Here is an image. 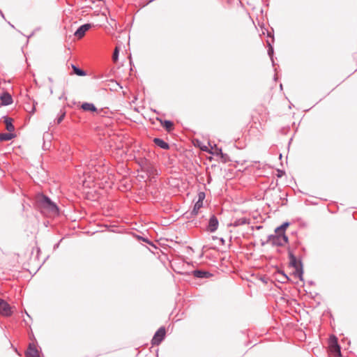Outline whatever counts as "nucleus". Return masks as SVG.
<instances>
[{"label":"nucleus","mask_w":357,"mask_h":357,"mask_svg":"<svg viewBox=\"0 0 357 357\" xmlns=\"http://www.w3.org/2000/svg\"><path fill=\"white\" fill-rule=\"evenodd\" d=\"M36 202L41 208L46 210L52 215H57L60 213L57 204L43 193H39L36 196Z\"/></svg>","instance_id":"obj_1"},{"label":"nucleus","mask_w":357,"mask_h":357,"mask_svg":"<svg viewBox=\"0 0 357 357\" xmlns=\"http://www.w3.org/2000/svg\"><path fill=\"white\" fill-rule=\"evenodd\" d=\"M288 255L289 259V265L295 269L294 275L298 276L300 280L303 281V266L302 260L301 259H297L290 250L288 251Z\"/></svg>","instance_id":"obj_2"},{"label":"nucleus","mask_w":357,"mask_h":357,"mask_svg":"<svg viewBox=\"0 0 357 357\" xmlns=\"http://www.w3.org/2000/svg\"><path fill=\"white\" fill-rule=\"evenodd\" d=\"M166 335V328L165 326L160 327L155 333L151 344L153 345H159L165 340Z\"/></svg>","instance_id":"obj_3"},{"label":"nucleus","mask_w":357,"mask_h":357,"mask_svg":"<svg viewBox=\"0 0 357 357\" xmlns=\"http://www.w3.org/2000/svg\"><path fill=\"white\" fill-rule=\"evenodd\" d=\"M219 226V221L218 218L215 215H212L209 220L206 227V230L211 233L215 232Z\"/></svg>","instance_id":"obj_4"},{"label":"nucleus","mask_w":357,"mask_h":357,"mask_svg":"<svg viewBox=\"0 0 357 357\" xmlns=\"http://www.w3.org/2000/svg\"><path fill=\"white\" fill-rule=\"evenodd\" d=\"M271 243L272 245L273 246H282L280 235L278 234H270L268 236V239L266 242L262 241L261 243V245L264 246L267 243Z\"/></svg>","instance_id":"obj_5"},{"label":"nucleus","mask_w":357,"mask_h":357,"mask_svg":"<svg viewBox=\"0 0 357 357\" xmlns=\"http://www.w3.org/2000/svg\"><path fill=\"white\" fill-rule=\"evenodd\" d=\"M0 313L6 317L13 314L10 305L2 298H0Z\"/></svg>","instance_id":"obj_6"},{"label":"nucleus","mask_w":357,"mask_h":357,"mask_svg":"<svg viewBox=\"0 0 357 357\" xmlns=\"http://www.w3.org/2000/svg\"><path fill=\"white\" fill-rule=\"evenodd\" d=\"M92 27V24L86 23L79 26L75 31L74 36L78 38H82L84 36L86 32Z\"/></svg>","instance_id":"obj_7"},{"label":"nucleus","mask_w":357,"mask_h":357,"mask_svg":"<svg viewBox=\"0 0 357 357\" xmlns=\"http://www.w3.org/2000/svg\"><path fill=\"white\" fill-rule=\"evenodd\" d=\"M25 356L26 357H40L39 351L33 343H29Z\"/></svg>","instance_id":"obj_8"},{"label":"nucleus","mask_w":357,"mask_h":357,"mask_svg":"<svg viewBox=\"0 0 357 357\" xmlns=\"http://www.w3.org/2000/svg\"><path fill=\"white\" fill-rule=\"evenodd\" d=\"M142 171L146 172L149 176H151L153 178L158 175L157 169L151 162H149L146 165H145Z\"/></svg>","instance_id":"obj_9"},{"label":"nucleus","mask_w":357,"mask_h":357,"mask_svg":"<svg viewBox=\"0 0 357 357\" xmlns=\"http://www.w3.org/2000/svg\"><path fill=\"white\" fill-rule=\"evenodd\" d=\"M192 274L197 278H208L213 275L210 272L200 269L192 271Z\"/></svg>","instance_id":"obj_10"},{"label":"nucleus","mask_w":357,"mask_h":357,"mask_svg":"<svg viewBox=\"0 0 357 357\" xmlns=\"http://www.w3.org/2000/svg\"><path fill=\"white\" fill-rule=\"evenodd\" d=\"M1 105L7 106L13 103V98L8 92L3 93L0 96Z\"/></svg>","instance_id":"obj_11"},{"label":"nucleus","mask_w":357,"mask_h":357,"mask_svg":"<svg viewBox=\"0 0 357 357\" xmlns=\"http://www.w3.org/2000/svg\"><path fill=\"white\" fill-rule=\"evenodd\" d=\"M160 123V125L162 126L165 130L168 132H170L174 129V123L170 120H163L160 118L156 119Z\"/></svg>","instance_id":"obj_12"},{"label":"nucleus","mask_w":357,"mask_h":357,"mask_svg":"<svg viewBox=\"0 0 357 357\" xmlns=\"http://www.w3.org/2000/svg\"><path fill=\"white\" fill-rule=\"evenodd\" d=\"M2 119H3L6 130L9 132H13L15 130V126L13 123V119L8 116H3Z\"/></svg>","instance_id":"obj_13"},{"label":"nucleus","mask_w":357,"mask_h":357,"mask_svg":"<svg viewBox=\"0 0 357 357\" xmlns=\"http://www.w3.org/2000/svg\"><path fill=\"white\" fill-rule=\"evenodd\" d=\"M81 109L85 112H97L98 108L93 103L84 102L81 105Z\"/></svg>","instance_id":"obj_14"},{"label":"nucleus","mask_w":357,"mask_h":357,"mask_svg":"<svg viewBox=\"0 0 357 357\" xmlns=\"http://www.w3.org/2000/svg\"><path fill=\"white\" fill-rule=\"evenodd\" d=\"M153 142L156 146L164 150H169L170 148L169 144L161 138L155 137Z\"/></svg>","instance_id":"obj_15"},{"label":"nucleus","mask_w":357,"mask_h":357,"mask_svg":"<svg viewBox=\"0 0 357 357\" xmlns=\"http://www.w3.org/2000/svg\"><path fill=\"white\" fill-rule=\"evenodd\" d=\"M329 347H336V349L340 352V345L338 343V339L335 335H331L328 340Z\"/></svg>","instance_id":"obj_16"},{"label":"nucleus","mask_w":357,"mask_h":357,"mask_svg":"<svg viewBox=\"0 0 357 357\" xmlns=\"http://www.w3.org/2000/svg\"><path fill=\"white\" fill-rule=\"evenodd\" d=\"M203 206V204L199 202H196L194 204L192 210L190 212V215H188L187 218H192L198 214V211L199 208H201Z\"/></svg>","instance_id":"obj_17"},{"label":"nucleus","mask_w":357,"mask_h":357,"mask_svg":"<svg viewBox=\"0 0 357 357\" xmlns=\"http://www.w3.org/2000/svg\"><path fill=\"white\" fill-rule=\"evenodd\" d=\"M266 44H267V47H268V50H267L268 55L269 56V57L272 61V64L274 66H275V62H274V59H273L274 49H273V43L270 41V40H267Z\"/></svg>","instance_id":"obj_18"},{"label":"nucleus","mask_w":357,"mask_h":357,"mask_svg":"<svg viewBox=\"0 0 357 357\" xmlns=\"http://www.w3.org/2000/svg\"><path fill=\"white\" fill-rule=\"evenodd\" d=\"M290 223L289 222H284L281 225L277 227L275 229V233L278 234H285V231L287 227L289 226Z\"/></svg>","instance_id":"obj_19"},{"label":"nucleus","mask_w":357,"mask_h":357,"mask_svg":"<svg viewBox=\"0 0 357 357\" xmlns=\"http://www.w3.org/2000/svg\"><path fill=\"white\" fill-rule=\"evenodd\" d=\"M16 135L13 132L0 133V142L4 141H10L14 139Z\"/></svg>","instance_id":"obj_20"},{"label":"nucleus","mask_w":357,"mask_h":357,"mask_svg":"<svg viewBox=\"0 0 357 357\" xmlns=\"http://www.w3.org/2000/svg\"><path fill=\"white\" fill-rule=\"evenodd\" d=\"M71 68L73 69V74H75L80 77L86 75V72L85 70L81 69L75 64L71 63Z\"/></svg>","instance_id":"obj_21"},{"label":"nucleus","mask_w":357,"mask_h":357,"mask_svg":"<svg viewBox=\"0 0 357 357\" xmlns=\"http://www.w3.org/2000/svg\"><path fill=\"white\" fill-rule=\"evenodd\" d=\"M38 103L36 101H33L32 105H31L29 103H26L25 105V110L30 113L31 114H34L36 111V106Z\"/></svg>","instance_id":"obj_22"},{"label":"nucleus","mask_w":357,"mask_h":357,"mask_svg":"<svg viewBox=\"0 0 357 357\" xmlns=\"http://www.w3.org/2000/svg\"><path fill=\"white\" fill-rule=\"evenodd\" d=\"M277 280L282 284H284L290 280V278L286 274L279 275L276 276Z\"/></svg>","instance_id":"obj_23"},{"label":"nucleus","mask_w":357,"mask_h":357,"mask_svg":"<svg viewBox=\"0 0 357 357\" xmlns=\"http://www.w3.org/2000/svg\"><path fill=\"white\" fill-rule=\"evenodd\" d=\"M66 112L65 109L60 110V112H59L58 116L55 119V121L56 122L57 124H59L62 122L64 117L66 116Z\"/></svg>","instance_id":"obj_24"},{"label":"nucleus","mask_w":357,"mask_h":357,"mask_svg":"<svg viewBox=\"0 0 357 357\" xmlns=\"http://www.w3.org/2000/svg\"><path fill=\"white\" fill-rule=\"evenodd\" d=\"M137 238L141 240V241H144V242H145V243H146L147 244L150 245L151 246H152L155 249L158 248L156 247V245L151 241H150L147 237L137 236Z\"/></svg>","instance_id":"obj_25"},{"label":"nucleus","mask_w":357,"mask_h":357,"mask_svg":"<svg viewBox=\"0 0 357 357\" xmlns=\"http://www.w3.org/2000/svg\"><path fill=\"white\" fill-rule=\"evenodd\" d=\"M219 153H220V160L223 163L230 161L229 156L227 153H224L222 151H219Z\"/></svg>","instance_id":"obj_26"},{"label":"nucleus","mask_w":357,"mask_h":357,"mask_svg":"<svg viewBox=\"0 0 357 357\" xmlns=\"http://www.w3.org/2000/svg\"><path fill=\"white\" fill-rule=\"evenodd\" d=\"M119 52H120V48L119 47H116L114 50L113 54H112V60L114 62H116L118 61L119 56Z\"/></svg>","instance_id":"obj_27"},{"label":"nucleus","mask_w":357,"mask_h":357,"mask_svg":"<svg viewBox=\"0 0 357 357\" xmlns=\"http://www.w3.org/2000/svg\"><path fill=\"white\" fill-rule=\"evenodd\" d=\"M211 149H214V151H208L209 153H211L213 155H215L220 157V153H219V151H222L221 148H219V147H218L216 146V144H214V147L211 146Z\"/></svg>","instance_id":"obj_28"},{"label":"nucleus","mask_w":357,"mask_h":357,"mask_svg":"<svg viewBox=\"0 0 357 357\" xmlns=\"http://www.w3.org/2000/svg\"><path fill=\"white\" fill-rule=\"evenodd\" d=\"M150 161L145 158H141L139 161L138 162L139 165L141 167L142 170L144 168L145 165H146Z\"/></svg>","instance_id":"obj_29"},{"label":"nucleus","mask_w":357,"mask_h":357,"mask_svg":"<svg viewBox=\"0 0 357 357\" xmlns=\"http://www.w3.org/2000/svg\"><path fill=\"white\" fill-rule=\"evenodd\" d=\"M280 237L282 246L289 242V238L285 234H280Z\"/></svg>","instance_id":"obj_30"},{"label":"nucleus","mask_w":357,"mask_h":357,"mask_svg":"<svg viewBox=\"0 0 357 357\" xmlns=\"http://www.w3.org/2000/svg\"><path fill=\"white\" fill-rule=\"evenodd\" d=\"M330 349H331V352L333 354V355L335 357H342L341 348L340 349V352L337 351V350L336 349V347H331Z\"/></svg>","instance_id":"obj_31"},{"label":"nucleus","mask_w":357,"mask_h":357,"mask_svg":"<svg viewBox=\"0 0 357 357\" xmlns=\"http://www.w3.org/2000/svg\"><path fill=\"white\" fill-rule=\"evenodd\" d=\"M205 193L204 192H199L198 193V200L197 202H199L203 204V200L205 198Z\"/></svg>","instance_id":"obj_32"},{"label":"nucleus","mask_w":357,"mask_h":357,"mask_svg":"<svg viewBox=\"0 0 357 357\" xmlns=\"http://www.w3.org/2000/svg\"><path fill=\"white\" fill-rule=\"evenodd\" d=\"M110 82L112 83V86L113 88H114V86H118V87H119L120 89H122V88H123V86H121V84H120L119 82H117L116 81H115V80H114V79H111V80H110Z\"/></svg>","instance_id":"obj_33"},{"label":"nucleus","mask_w":357,"mask_h":357,"mask_svg":"<svg viewBox=\"0 0 357 357\" xmlns=\"http://www.w3.org/2000/svg\"><path fill=\"white\" fill-rule=\"evenodd\" d=\"M285 174V172L284 170L278 169L277 170V177L281 178Z\"/></svg>","instance_id":"obj_34"},{"label":"nucleus","mask_w":357,"mask_h":357,"mask_svg":"<svg viewBox=\"0 0 357 357\" xmlns=\"http://www.w3.org/2000/svg\"><path fill=\"white\" fill-rule=\"evenodd\" d=\"M267 37H268V38H271V40H270V41H271L272 43H274L275 38H274V35H273V33H271V32H268V31Z\"/></svg>","instance_id":"obj_35"},{"label":"nucleus","mask_w":357,"mask_h":357,"mask_svg":"<svg viewBox=\"0 0 357 357\" xmlns=\"http://www.w3.org/2000/svg\"><path fill=\"white\" fill-rule=\"evenodd\" d=\"M62 240H63V238H61L58 243H56V244L54 245V246H53L54 250H55L57 248H59L60 243L62 241Z\"/></svg>","instance_id":"obj_36"},{"label":"nucleus","mask_w":357,"mask_h":357,"mask_svg":"<svg viewBox=\"0 0 357 357\" xmlns=\"http://www.w3.org/2000/svg\"><path fill=\"white\" fill-rule=\"evenodd\" d=\"M261 281L263 282L264 283H266L267 284L268 283V278L266 277V276H263L260 278Z\"/></svg>","instance_id":"obj_37"},{"label":"nucleus","mask_w":357,"mask_h":357,"mask_svg":"<svg viewBox=\"0 0 357 357\" xmlns=\"http://www.w3.org/2000/svg\"><path fill=\"white\" fill-rule=\"evenodd\" d=\"M218 240L220 241L221 245H224L225 244V240L224 239V238L220 237L218 238Z\"/></svg>","instance_id":"obj_38"},{"label":"nucleus","mask_w":357,"mask_h":357,"mask_svg":"<svg viewBox=\"0 0 357 357\" xmlns=\"http://www.w3.org/2000/svg\"><path fill=\"white\" fill-rule=\"evenodd\" d=\"M202 150L204 151H206V152H208L210 151L211 150H209L208 149V147L206 146H204V147H202Z\"/></svg>","instance_id":"obj_39"},{"label":"nucleus","mask_w":357,"mask_h":357,"mask_svg":"<svg viewBox=\"0 0 357 357\" xmlns=\"http://www.w3.org/2000/svg\"><path fill=\"white\" fill-rule=\"evenodd\" d=\"M283 274H285V273H284V271H280H280H278L277 272V273H276V276H277V275H283Z\"/></svg>","instance_id":"obj_40"},{"label":"nucleus","mask_w":357,"mask_h":357,"mask_svg":"<svg viewBox=\"0 0 357 357\" xmlns=\"http://www.w3.org/2000/svg\"><path fill=\"white\" fill-rule=\"evenodd\" d=\"M283 274H285V273H284V271H280H280H278L277 272V273H276V276H277V275H283Z\"/></svg>","instance_id":"obj_41"},{"label":"nucleus","mask_w":357,"mask_h":357,"mask_svg":"<svg viewBox=\"0 0 357 357\" xmlns=\"http://www.w3.org/2000/svg\"><path fill=\"white\" fill-rule=\"evenodd\" d=\"M0 15L1 16L3 17V18H5L4 17V14L3 13V12L0 10Z\"/></svg>","instance_id":"obj_42"},{"label":"nucleus","mask_w":357,"mask_h":357,"mask_svg":"<svg viewBox=\"0 0 357 357\" xmlns=\"http://www.w3.org/2000/svg\"><path fill=\"white\" fill-rule=\"evenodd\" d=\"M211 180H212L211 176H209L208 177V183H209L211 181Z\"/></svg>","instance_id":"obj_43"},{"label":"nucleus","mask_w":357,"mask_h":357,"mask_svg":"<svg viewBox=\"0 0 357 357\" xmlns=\"http://www.w3.org/2000/svg\"><path fill=\"white\" fill-rule=\"evenodd\" d=\"M308 283L311 285L314 284V282L313 281H309Z\"/></svg>","instance_id":"obj_44"},{"label":"nucleus","mask_w":357,"mask_h":357,"mask_svg":"<svg viewBox=\"0 0 357 357\" xmlns=\"http://www.w3.org/2000/svg\"><path fill=\"white\" fill-rule=\"evenodd\" d=\"M212 238H213V240H215V239H218L219 238H218V237H217V236H212Z\"/></svg>","instance_id":"obj_45"},{"label":"nucleus","mask_w":357,"mask_h":357,"mask_svg":"<svg viewBox=\"0 0 357 357\" xmlns=\"http://www.w3.org/2000/svg\"><path fill=\"white\" fill-rule=\"evenodd\" d=\"M48 79H49V81H50V82H53L52 78H51V77H49V78H48Z\"/></svg>","instance_id":"obj_46"},{"label":"nucleus","mask_w":357,"mask_h":357,"mask_svg":"<svg viewBox=\"0 0 357 357\" xmlns=\"http://www.w3.org/2000/svg\"><path fill=\"white\" fill-rule=\"evenodd\" d=\"M246 222H247V221H246V220H245V219H244V220H243V222H242V223H243V224H245Z\"/></svg>","instance_id":"obj_47"},{"label":"nucleus","mask_w":357,"mask_h":357,"mask_svg":"<svg viewBox=\"0 0 357 357\" xmlns=\"http://www.w3.org/2000/svg\"><path fill=\"white\" fill-rule=\"evenodd\" d=\"M153 111L154 112H155V113H158V112H157V111H156L155 109H153Z\"/></svg>","instance_id":"obj_48"}]
</instances>
